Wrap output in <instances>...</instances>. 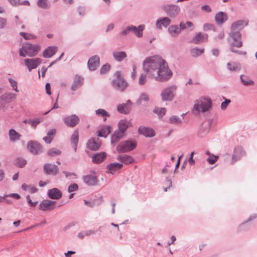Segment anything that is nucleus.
Segmentation results:
<instances>
[{
    "mask_svg": "<svg viewBox=\"0 0 257 257\" xmlns=\"http://www.w3.org/2000/svg\"><path fill=\"white\" fill-rule=\"evenodd\" d=\"M203 30L204 31H208V30H212L213 31H215V29L213 25H212L211 24H209V23L205 24L203 25Z\"/></svg>",
    "mask_w": 257,
    "mask_h": 257,
    "instance_id": "obj_56",
    "label": "nucleus"
},
{
    "mask_svg": "<svg viewBox=\"0 0 257 257\" xmlns=\"http://www.w3.org/2000/svg\"><path fill=\"white\" fill-rule=\"evenodd\" d=\"M57 50V47L49 46L44 51L43 56L44 58H50L55 54Z\"/></svg>",
    "mask_w": 257,
    "mask_h": 257,
    "instance_id": "obj_28",
    "label": "nucleus"
},
{
    "mask_svg": "<svg viewBox=\"0 0 257 257\" xmlns=\"http://www.w3.org/2000/svg\"><path fill=\"white\" fill-rule=\"evenodd\" d=\"M165 13L172 18H175L179 13L180 8L177 5H167L162 7Z\"/></svg>",
    "mask_w": 257,
    "mask_h": 257,
    "instance_id": "obj_10",
    "label": "nucleus"
},
{
    "mask_svg": "<svg viewBox=\"0 0 257 257\" xmlns=\"http://www.w3.org/2000/svg\"><path fill=\"white\" fill-rule=\"evenodd\" d=\"M201 10L202 11L209 13L212 12V9L211 7L209 5H204L201 7Z\"/></svg>",
    "mask_w": 257,
    "mask_h": 257,
    "instance_id": "obj_58",
    "label": "nucleus"
},
{
    "mask_svg": "<svg viewBox=\"0 0 257 257\" xmlns=\"http://www.w3.org/2000/svg\"><path fill=\"white\" fill-rule=\"evenodd\" d=\"M7 24V21L5 19L0 17V29H3L5 27Z\"/></svg>",
    "mask_w": 257,
    "mask_h": 257,
    "instance_id": "obj_64",
    "label": "nucleus"
},
{
    "mask_svg": "<svg viewBox=\"0 0 257 257\" xmlns=\"http://www.w3.org/2000/svg\"><path fill=\"white\" fill-rule=\"evenodd\" d=\"M110 65L108 63L103 65L100 69V74H106L110 70Z\"/></svg>",
    "mask_w": 257,
    "mask_h": 257,
    "instance_id": "obj_51",
    "label": "nucleus"
},
{
    "mask_svg": "<svg viewBox=\"0 0 257 257\" xmlns=\"http://www.w3.org/2000/svg\"><path fill=\"white\" fill-rule=\"evenodd\" d=\"M27 148L31 153L34 155H38L43 152L42 146L35 141H29L28 142Z\"/></svg>",
    "mask_w": 257,
    "mask_h": 257,
    "instance_id": "obj_9",
    "label": "nucleus"
},
{
    "mask_svg": "<svg viewBox=\"0 0 257 257\" xmlns=\"http://www.w3.org/2000/svg\"><path fill=\"white\" fill-rule=\"evenodd\" d=\"M245 155V152L240 146H237L234 149V153L232 155V164L235 161L239 160L242 156Z\"/></svg>",
    "mask_w": 257,
    "mask_h": 257,
    "instance_id": "obj_21",
    "label": "nucleus"
},
{
    "mask_svg": "<svg viewBox=\"0 0 257 257\" xmlns=\"http://www.w3.org/2000/svg\"><path fill=\"white\" fill-rule=\"evenodd\" d=\"M42 121V118H36L35 119H29V124L32 127L36 128L37 125Z\"/></svg>",
    "mask_w": 257,
    "mask_h": 257,
    "instance_id": "obj_44",
    "label": "nucleus"
},
{
    "mask_svg": "<svg viewBox=\"0 0 257 257\" xmlns=\"http://www.w3.org/2000/svg\"><path fill=\"white\" fill-rule=\"evenodd\" d=\"M132 103L130 100H127L126 103L119 104L117 106V110L124 114H128L130 112L132 109Z\"/></svg>",
    "mask_w": 257,
    "mask_h": 257,
    "instance_id": "obj_16",
    "label": "nucleus"
},
{
    "mask_svg": "<svg viewBox=\"0 0 257 257\" xmlns=\"http://www.w3.org/2000/svg\"><path fill=\"white\" fill-rule=\"evenodd\" d=\"M122 166V164L116 162L109 164L106 166L107 173L113 174L116 171L120 170Z\"/></svg>",
    "mask_w": 257,
    "mask_h": 257,
    "instance_id": "obj_27",
    "label": "nucleus"
},
{
    "mask_svg": "<svg viewBox=\"0 0 257 257\" xmlns=\"http://www.w3.org/2000/svg\"><path fill=\"white\" fill-rule=\"evenodd\" d=\"M240 79L242 83L245 86L252 85L254 83V82L252 80H249L248 77L243 75H240Z\"/></svg>",
    "mask_w": 257,
    "mask_h": 257,
    "instance_id": "obj_42",
    "label": "nucleus"
},
{
    "mask_svg": "<svg viewBox=\"0 0 257 257\" xmlns=\"http://www.w3.org/2000/svg\"><path fill=\"white\" fill-rule=\"evenodd\" d=\"M114 78L112 80V87L116 91L123 92L128 86V83L123 78L121 72L117 71L114 74Z\"/></svg>",
    "mask_w": 257,
    "mask_h": 257,
    "instance_id": "obj_2",
    "label": "nucleus"
},
{
    "mask_svg": "<svg viewBox=\"0 0 257 257\" xmlns=\"http://www.w3.org/2000/svg\"><path fill=\"white\" fill-rule=\"evenodd\" d=\"M137 146L135 141L132 140H126L121 142L116 148L119 153H122L134 150Z\"/></svg>",
    "mask_w": 257,
    "mask_h": 257,
    "instance_id": "obj_7",
    "label": "nucleus"
},
{
    "mask_svg": "<svg viewBox=\"0 0 257 257\" xmlns=\"http://www.w3.org/2000/svg\"><path fill=\"white\" fill-rule=\"evenodd\" d=\"M257 217V215H253L250 216L246 220L243 222L240 225H239V229L240 230H242V227L243 226L244 224L247 223L248 222L252 220V219H255Z\"/></svg>",
    "mask_w": 257,
    "mask_h": 257,
    "instance_id": "obj_55",
    "label": "nucleus"
},
{
    "mask_svg": "<svg viewBox=\"0 0 257 257\" xmlns=\"http://www.w3.org/2000/svg\"><path fill=\"white\" fill-rule=\"evenodd\" d=\"M44 171L48 175H56L58 172V167L55 164H46L44 166Z\"/></svg>",
    "mask_w": 257,
    "mask_h": 257,
    "instance_id": "obj_20",
    "label": "nucleus"
},
{
    "mask_svg": "<svg viewBox=\"0 0 257 257\" xmlns=\"http://www.w3.org/2000/svg\"><path fill=\"white\" fill-rule=\"evenodd\" d=\"M101 146V141L98 138H91L87 143V147L92 151L98 150Z\"/></svg>",
    "mask_w": 257,
    "mask_h": 257,
    "instance_id": "obj_18",
    "label": "nucleus"
},
{
    "mask_svg": "<svg viewBox=\"0 0 257 257\" xmlns=\"http://www.w3.org/2000/svg\"><path fill=\"white\" fill-rule=\"evenodd\" d=\"M234 47V46H232V45H230V50L232 52L238 54L239 55H245L246 54V52L235 50L234 49V48H233Z\"/></svg>",
    "mask_w": 257,
    "mask_h": 257,
    "instance_id": "obj_57",
    "label": "nucleus"
},
{
    "mask_svg": "<svg viewBox=\"0 0 257 257\" xmlns=\"http://www.w3.org/2000/svg\"><path fill=\"white\" fill-rule=\"evenodd\" d=\"M24 62L29 71H31L32 69L36 68L41 64V59L40 58L26 59Z\"/></svg>",
    "mask_w": 257,
    "mask_h": 257,
    "instance_id": "obj_15",
    "label": "nucleus"
},
{
    "mask_svg": "<svg viewBox=\"0 0 257 257\" xmlns=\"http://www.w3.org/2000/svg\"><path fill=\"white\" fill-rule=\"evenodd\" d=\"M78 188V186L76 183H72L70 184L68 188V191L69 193L72 192L77 190Z\"/></svg>",
    "mask_w": 257,
    "mask_h": 257,
    "instance_id": "obj_54",
    "label": "nucleus"
},
{
    "mask_svg": "<svg viewBox=\"0 0 257 257\" xmlns=\"http://www.w3.org/2000/svg\"><path fill=\"white\" fill-rule=\"evenodd\" d=\"M226 66L227 69L230 71L237 72L241 69L240 64L236 62H228Z\"/></svg>",
    "mask_w": 257,
    "mask_h": 257,
    "instance_id": "obj_32",
    "label": "nucleus"
},
{
    "mask_svg": "<svg viewBox=\"0 0 257 257\" xmlns=\"http://www.w3.org/2000/svg\"><path fill=\"white\" fill-rule=\"evenodd\" d=\"M9 197H13V198H16L17 199H19L21 198L20 195H19L17 193H11V194H9L8 195H5L3 197V198H6Z\"/></svg>",
    "mask_w": 257,
    "mask_h": 257,
    "instance_id": "obj_61",
    "label": "nucleus"
},
{
    "mask_svg": "<svg viewBox=\"0 0 257 257\" xmlns=\"http://www.w3.org/2000/svg\"><path fill=\"white\" fill-rule=\"evenodd\" d=\"M111 127L109 125H105L102 127L98 132L97 136L99 137L106 138L110 133Z\"/></svg>",
    "mask_w": 257,
    "mask_h": 257,
    "instance_id": "obj_35",
    "label": "nucleus"
},
{
    "mask_svg": "<svg viewBox=\"0 0 257 257\" xmlns=\"http://www.w3.org/2000/svg\"><path fill=\"white\" fill-rule=\"evenodd\" d=\"M204 53V49H199L197 47L191 50V56L193 57H197Z\"/></svg>",
    "mask_w": 257,
    "mask_h": 257,
    "instance_id": "obj_43",
    "label": "nucleus"
},
{
    "mask_svg": "<svg viewBox=\"0 0 257 257\" xmlns=\"http://www.w3.org/2000/svg\"><path fill=\"white\" fill-rule=\"evenodd\" d=\"M231 101L230 99H225L224 101L222 102L221 104V108L222 110H225L227 107V105L229 104V103H230Z\"/></svg>",
    "mask_w": 257,
    "mask_h": 257,
    "instance_id": "obj_59",
    "label": "nucleus"
},
{
    "mask_svg": "<svg viewBox=\"0 0 257 257\" xmlns=\"http://www.w3.org/2000/svg\"><path fill=\"white\" fill-rule=\"evenodd\" d=\"M212 122V119H209L201 124L198 132V135L200 137H204L209 132Z\"/></svg>",
    "mask_w": 257,
    "mask_h": 257,
    "instance_id": "obj_12",
    "label": "nucleus"
},
{
    "mask_svg": "<svg viewBox=\"0 0 257 257\" xmlns=\"http://www.w3.org/2000/svg\"><path fill=\"white\" fill-rule=\"evenodd\" d=\"M169 33L174 37L178 36L181 33L180 28L177 25H171L168 29Z\"/></svg>",
    "mask_w": 257,
    "mask_h": 257,
    "instance_id": "obj_36",
    "label": "nucleus"
},
{
    "mask_svg": "<svg viewBox=\"0 0 257 257\" xmlns=\"http://www.w3.org/2000/svg\"><path fill=\"white\" fill-rule=\"evenodd\" d=\"M56 130L55 128H53V129L49 130L48 132L47 135L53 140L55 134H56Z\"/></svg>",
    "mask_w": 257,
    "mask_h": 257,
    "instance_id": "obj_62",
    "label": "nucleus"
},
{
    "mask_svg": "<svg viewBox=\"0 0 257 257\" xmlns=\"http://www.w3.org/2000/svg\"><path fill=\"white\" fill-rule=\"evenodd\" d=\"M37 4L39 7L44 9H48L50 6V4L48 0H38Z\"/></svg>",
    "mask_w": 257,
    "mask_h": 257,
    "instance_id": "obj_41",
    "label": "nucleus"
},
{
    "mask_svg": "<svg viewBox=\"0 0 257 257\" xmlns=\"http://www.w3.org/2000/svg\"><path fill=\"white\" fill-rule=\"evenodd\" d=\"M63 120L66 125L74 127L78 124L79 118L76 114H72L64 117Z\"/></svg>",
    "mask_w": 257,
    "mask_h": 257,
    "instance_id": "obj_17",
    "label": "nucleus"
},
{
    "mask_svg": "<svg viewBox=\"0 0 257 257\" xmlns=\"http://www.w3.org/2000/svg\"><path fill=\"white\" fill-rule=\"evenodd\" d=\"M130 123V122L126 120H120L118 123V130L117 131H120V132L124 134L125 131L128 127Z\"/></svg>",
    "mask_w": 257,
    "mask_h": 257,
    "instance_id": "obj_34",
    "label": "nucleus"
},
{
    "mask_svg": "<svg viewBox=\"0 0 257 257\" xmlns=\"http://www.w3.org/2000/svg\"><path fill=\"white\" fill-rule=\"evenodd\" d=\"M143 69L145 73L140 76L138 83L140 85L146 83L147 75L149 78L161 82L169 80L173 75L166 61L158 55L147 57L143 61Z\"/></svg>",
    "mask_w": 257,
    "mask_h": 257,
    "instance_id": "obj_1",
    "label": "nucleus"
},
{
    "mask_svg": "<svg viewBox=\"0 0 257 257\" xmlns=\"http://www.w3.org/2000/svg\"><path fill=\"white\" fill-rule=\"evenodd\" d=\"M182 122L180 118L176 115L172 116L170 117L169 122L172 124H179Z\"/></svg>",
    "mask_w": 257,
    "mask_h": 257,
    "instance_id": "obj_50",
    "label": "nucleus"
},
{
    "mask_svg": "<svg viewBox=\"0 0 257 257\" xmlns=\"http://www.w3.org/2000/svg\"><path fill=\"white\" fill-rule=\"evenodd\" d=\"M218 158V156L212 155L208 158L207 161L210 164H213L217 161Z\"/></svg>",
    "mask_w": 257,
    "mask_h": 257,
    "instance_id": "obj_60",
    "label": "nucleus"
},
{
    "mask_svg": "<svg viewBox=\"0 0 257 257\" xmlns=\"http://www.w3.org/2000/svg\"><path fill=\"white\" fill-rule=\"evenodd\" d=\"M227 19V16L225 13L219 12L215 16L216 22L218 25L222 24Z\"/></svg>",
    "mask_w": 257,
    "mask_h": 257,
    "instance_id": "obj_30",
    "label": "nucleus"
},
{
    "mask_svg": "<svg viewBox=\"0 0 257 257\" xmlns=\"http://www.w3.org/2000/svg\"><path fill=\"white\" fill-rule=\"evenodd\" d=\"M8 80H9V81L10 83L11 87H13V89L15 91H16V92H19V90H18V87H17V82L11 78H9Z\"/></svg>",
    "mask_w": 257,
    "mask_h": 257,
    "instance_id": "obj_53",
    "label": "nucleus"
},
{
    "mask_svg": "<svg viewBox=\"0 0 257 257\" xmlns=\"http://www.w3.org/2000/svg\"><path fill=\"white\" fill-rule=\"evenodd\" d=\"M100 64V58L97 55L91 57L87 62L88 69L90 71H93L97 69Z\"/></svg>",
    "mask_w": 257,
    "mask_h": 257,
    "instance_id": "obj_13",
    "label": "nucleus"
},
{
    "mask_svg": "<svg viewBox=\"0 0 257 257\" xmlns=\"http://www.w3.org/2000/svg\"><path fill=\"white\" fill-rule=\"evenodd\" d=\"M20 35L21 36L23 37L25 40L33 39L36 38L35 36H34L31 34L22 32L20 33Z\"/></svg>",
    "mask_w": 257,
    "mask_h": 257,
    "instance_id": "obj_52",
    "label": "nucleus"
},
{
    "mask_svg": "<svg viewBox=\"0 0 257 257\" xmlns=\"http://www.w3.org/2000/svg\"><path fill=\"white\" fill-rule=\"evenodd\" d=\"M83 182L88 186H95L97 184V177L92 175L83 176L82 177Z\"/></svg>",
    "mask_w": 257,
    "mask_h": 257,
    "instance_id": "obj_25",
    "label": "nucleus"
},
{
    "mask_svg": "<svg viewBox=\"0 0 257 257\" xmlns=\"http://www.w3.org/2000/svg\"><path fill=\"white\" fill-rule=\"evenodd\" d=\"M113 56L116 61L121 62L126 57V54L125 52L123 51L113 52Z\"/></svg>",
    "mask_w": 257,
    "mask_h": 257,
    "instance_id": "obj_40",
    "label": "nucleus"
},
{
    "mask_svg": "<svg viewBox=\"0 0 257 257\" xmlns=\"http://www.w3.org/2000/svg\"><path fill=\"white\" fill-rule=\"evenodd\" d=\"M9 135L12 142H15L20 139L21 135L14 129H10L9 131Z\"/></svg>",
    "mask_w": 257,
    "mask_h": 257,
    "instance_id": "obj_39",
    "label": "nucleus"
},
{
    "mask_svg": "<svg viewBox=\"0 0 257 257\" xmlns=\"http://www.w3.org/2000/svg\"><path fill=\"white\" fill-rule=\"evenodd\" d=\"M61 153V151L56 148H52L48 151V155L51 157L60 155Z\"/></svg>",
    "mask_w": 257,
    "mask_h": 257,
    "instance_id": "obj_49",
    "label": "nucleus"
},
{
    "mask_svg": "<svg viewBox=\"0 0 257 257\" xmlns=\"http://www.w3.org/2000/svg\"><path fill=\"white\" fill-rule=\"evenodd\" d=\"M193 109L198 112H206L211 107L212 102L209 98H203L195 101Z\"/></svg>",
    "mask_w": 257,
    "mask_h": 257,
    "instance_id": "obj_4",
    "label": "nucleus"
},
{
    "mask_svg": "<svg viewBox=\"0 0 257 257\" xmlns=\"http://www.w3.org/2000/svg\"><path fill=\"white\" fill-rule=\"evenodd\" d=\"M208 35L206 34H203L201 32L197 33L192 38L191 42L195 44H199L207 41Z\"/></svg>",
    "mask_w": 257,
    "mask_h": 257,
    "instance_id": "obj_22",
    "label": "nucleus"
},
{
    "mask_svg": "<svg viewBox=\"0 0 257 257\" xmlns=\"http://www.w3.org/2000/svg\"><path fill=\"white\" fill-rule=\"evenodd\" d=\"M177 90L176 85H171L163 89L161 93L163 101H172L175 97Z\"/></svg>",
    "mask_w": 257,
    "mask_h": 257,
    "instance_id": "obj_6",
    "label": "nucleus"
},
{
    "mask_svg": "<svg viewBox=\"0 0 257 257\" xmlns=\"http://www.w3.org/2000/svg\"><path fill=\"white\" fill-rule=\"evenodd\" d=\"M117 159L125 164H131L134 161L133 158L127 155H119Z\"/></svg>",
    "mask_w": 257,
    "mask_h": 257,
    "instance_id": "obj_37",
    "label": "nucleus"
},
{
    "mask_svg": "<svg viewBox=\"0 0 257 257\" xmlns=\"http://www.w3.org/2000/svg\"><path fill=\"white\" fill-rule=\"evenodd\" d=\"M229 36L233 40L230 45L232 46H235L237 48H240L242 46V43L240 40L241 35L238 31H232L231 30V32L229 33Z\"/></svg>",
    "mask_w": 257,
    "mask_h": 257,
    "instance_id": "obj_11",
    "label": "nucleus"
},
{
    "mask_svg": "<svg viewBox=\"0 0 257 257\" xmlns=\"http://www.w3.org/2000/svg\"><path fill=\"white\" fill-rule=\"evenodd\" d=\"M95 114L101 117H108L110 116L109 113L103 109H98L96 110Z\"/></svg>",
    "mask_w": 257,
    "mask_h": 257,
    "instance_id": "obj_47",
    "label": "nucleus"
},
{
    "mask_svg": "<svg viewBox=\"0 0 257 257\" xmlns=\"http://www.w3.org/2000/svg\"><path fill=\"white\" fill-rule=\"evenodd\" d=\"M16 97V94L11 92L2 95L0 96V110L5 111L8 109L9 103Z\"/></svg>",
    "mask_w": 257,
    "mask_h": 257,
    "instance_id": "obj_8",
    "label": "nucleus"
},
{
    "mask_svg": "<svg viewBox=\"0 0 257 257\" xmlns=\"http://www.w3.org/2000/svg\"><path fill=\"white\" fill-rule=\"evenodd\" d=\"M48 196L51 199H59L62 196V192L57 188L49 189L47 193Z\"/></svg>",
    "mask_w": 257,
    "mask_h": 257,
    "instance_id": "obj_24",
    "label": "nucleus"
},
{
    "mask_svg": "<svg viewBox=\"0 0 257 257\" xmlns=\"http://www.w3.org/2000/svg\"><path fill=\"white\" fill-rule=\"evenodd\" d=\"M171 23V19L168 17H163L157 20L156 27L157 29L161 30L163 27L167 28Z\"/></svg>",
    "mask_w": 257,
    "mask_h": 257,
    "instance_id": "obj_23",
    "label": "nucleus"
},
{
    "mask_svg": "<svg viewBox=\"0 0 257 257\" xmlns=\"http://www.w3.org/2000/svg\"><path fill=\"white\" fill-rule=\"evenodd\" d=\"M139 133L146 137L152 138L155 136V132L153 129L149 127L141 126L138 130Z\"/></svg>",
    "mask_w": 257,
    "mask_h": 257,
    "instance_id": "obj_19",
    "label": "nucleus"
},
{
    "mask_svg": "<svg viewBox=\"0 0 257 257\" xmlns=\"http://www.w3.org/2000/svg\"><path fill=\"white\" fill-rule=\"evenodd\" d=\"M145 26L143 25H139L138 27L136 26L131 25L120 32V35L125 36L130 32L134 34L137 37L141 38L143 36V31L144 29Z\"/></svg>",
    "mask_w": 257,
    "mask_h": 257,
    "instance_id": "obj_5",
    "label": "nucleus"
},
{
    "mask_svg": "<svg viewBox=\"0 0 257 257\" xmlns=\"http://www.w3.org/2000/svg\"><path fill=\"white\" fill-rule=\"evenodd\" d=\"M248 25V21L240 20L233 23L231 26L232 31H238L240 32L245 26Z\"/></svg>",
    "mask_w": 257,
    "mask_h": 257,
    "instance_id": "obj_26",
    "label": "nucleus"
},
{
    "mask_svg": "<svg viewBox=\"0 0 257 257\" xmlns=\"http://www.w3.org/2000/svg\"><path fill=\"white\" fill-rule=\"evenodd\" d=\"M106 157V153L102 152L93 155L92 157V162L96 164H99L103 162Z\"/></svg>",
    "mask_w": 257,
    "mask_h": 257,
    "instance_id": "obj_29",
    "label": "nucleus"
},
{
    "mask_svg": "<svg viewBox=\"0 0 257 257\" xmlns=\"http://www.w3.org/2000/svg\"><path fill=\"white\" fill-rule=\"evenodd\" d=\"M27 161L22 157H18L16 160V165L20 168H22L25 166Z\"/></svg>",
    "mask_w": 257,
    "mask_h": 257,
    "instance_id": "obj_48",
    "label": "nucleus"
},
{
    "mask_svg": "<svg viewBox=\"0 0 257 257\" xmlns=\"http://www.w3.org/2000/svg\"><path fill=\"white\" fill-rule=\"evenodd\" d=\"M79 135L78 132L75 130L73 132V133L71 138V143L73 145L74 151L76 152L77 150V146L78 143Z\"/></svg>",
    "mask_w": 257,
    "mask_h": 257,
    "instance_id": "obj_38",
    "label": "nucleus"
},
{
    "mask_svg": "<svg viewBox=\"0 0 257 257\" xmlns=\"http://www.w3.org/2000/svg\"><path fill=\"white\" fill-rule=\"evenodd\" d=\"M166 109L165 108H159L156 107L153 110V112L157 113L160 117H163L166 113Z\"/></svg>",
    "mask_w": 257,
    "mask_h": 257,
    "instance_id": "obj_46",
    "label": "nucleus"
},
{
    "mask_svg": "<svg viewBox=\"0 0 257 257\" xmlns=\"http://www.w3.org/2000/svg\"><path fill=\"white\" fill-rule=\"evenodd\" d=\"M56 203L55 201L44 200L40 202L39 209L44 211H51L54 208V205Z\"/></svg>",
    "mask_w": 257,
    "mask_h": 257,
    "instance_id": "obj_14",
    "label": "nucleus"
},
{
    "mask_svg": "<svg viewBox=\"0 0 257 257\" xmlns=\"http://www.w3.org/2000/svg\"><path fill=\"white\" fill-rule=\"evenodd\" d=\"M26 198H27L28 203H29V204L30 205V206L34 207L37 204L38 201L32 202L31 199L30 198L29 195H28Z\"/></svg>",
    "mask_w": 257,
    "mask_h": 257,
    "instance_id": "obj_63",
    "label": "nucleus"
},
{
    "mask_svg": "<svg viewBox=\"0 0 257 257\" xmlns=\"http://www.w3.org/2000/svg\"><path fill=\"white\" fill-rule=\"evenodd\" d=\"M83 79L80 76L76 75L72 84L71 89L73 91H75L80 87L83 84Z\"/></svg>",
    "mask_w": 257,
    "mask_h": 257,
    "instance_id": "obj_31",
    "label": "nucleus"
},
{
    "mask_svg": "<svg viewBox=\"0 0 257 257\" xmlns=\"http://www.w3.org/2000/svg\"><path fill=\"white\" fill-rule=\"evenodd\" d=\"M40 48L39 45L27 43L19 49V55L23 57H34L40 50Z\"/></svg>",
    "mask_w": 257,
    "mask_h": 257,
    "instance_id": "obj_3",
    "label": "nucleus"
},
{
    "mask_svg": "<svg viewBox=\"0 0 257 257\" xmlns=\"http://www.w3.org/2000/svg\"><path fill=\"white\" fill-rule=\"evenodd\" d=\"M124 134L120 132V131H115L112 134L111 137V143L112 145L116 144L121 139H122Z\"/></svg>",
    "mask_w": 257,
    "mask_h": 257,
    "instance_id": "obj_33",
    "label": "nucleus"
},
{
    "mask_svg": "<svg viewBox=\"0 0 257 257\" xmlns=\"http://www.w3.org/2000/svg\"><path fill=\"white\" fill-rule=\"evenodd\" d=\"M149 100L148 95L146 93H142L141 94L139 98L137 100V103L140 105L142 103V101L147 102Z\"/></svg>",
    "mask_w": 257,
    "mask_h": 257,
    "instance_id": "obj_45",
    "label": "nucleus"
}]
</instances>
